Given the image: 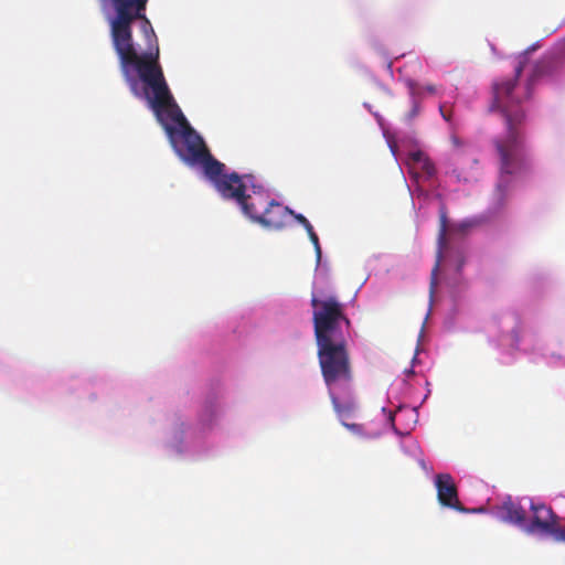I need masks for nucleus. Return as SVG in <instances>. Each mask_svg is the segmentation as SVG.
Listing matches in <instances>:
<instances>
[{
	"instance_id": "obj_1",
	"label": "nucleus",
	"mask_w": 565,
	"mask_h": 565,
	"mask_svg": "<svg viewBox=\"0 0 565 565\" xmlns=\"http://www.w3.org/2000/svg\"><path fill=\"white\" fill-rule=\"evenodd\" d=\"M149 0H109L108 17L113 47L131 93L145 98L168 135L180 127L174 148L188 164H199L210 152L202 137L190 126L175 103L159 62L158 38L146 15Z\"/></svg>"
},
{
	"instance_id": "obj_2",
	"label": "nucleus",
	"mask_w": 565,
	"mask_h": 565,
	"mask_svg": "<svg viewBox=\"0 0 565 565\" xmlns=\"http://www.w3.org/2000/svg\"><path fill=\"white\" fill-rule=\"evenodd\" d=\"M526 56H522L514 67V77L493 84L492 110H497L504 124V134L492 139L499 161V180L495 186L498 203L503 205L511 189L512 179L532 169V159L525 146L526 113L522 103L531 96V87L537 74V66L524 86L519 77L524 68Z\"/></svg>"
},
{
	"instance_id": "obj_3",
	"label": "nucleus",
	"mask_w": 565,
	"mask_h": 565,
	"mask_svg": "<svg viewBox=\"0 0 565 565\" xmlns=\"http://www.w3.org/2000/svg\"><path fill=\"white\" fill-rule=\"evenodd\" d=\"M310 305L323 381L328 390L348 388L353 380L347 341L352 322L345 313V303L332 295L312 294Z\"/></svg>"
},
{
	"instance_id": "obj_4",
	"label": "nucleus",
	"mask_w": 565,
	"mask_h": 565,
	"mask_svg": "<svg viewBox=\"0 0 565 565\" xmlns=\"http://www.w3.org/2000/svg\"><path fill=\"white\" fill-rule=\"evenodd\" d=\"M199 164L203 167L204 174L212 181L215 189L224 199L228 195L238 194L232 191L236 188V184H239L243 180L241 175L235 172L231 174L224 173V163L216 160L210 152Z\"/></svg>"
},
{
	"instance_id": "obj_5",
	"label": "nucleus",
	"mask_w": 565,
	"mask_h": 565,
	"mask_svg": "<svg viewBox=\"0 0 565 565\" xmlns=\"http://www.w3.org/2000/svg\"><path fill=\"white\" fill-rule=\"evenodd\" d=\"M534 515L530 523L526 522L525 532L529 534L544 533L551 534L558 541L565 540V531L557 526L556 516L551 508L544 504H532Z\"/></svg>"
},
{
	"instance_id": "obj_6",
	"label": "nucleus",
	"mask_w": 565,
	"mask_h": 565,
	"mask_svg": "<svg viewBox=\"0 0 565 565\" xmlns=\"http://www.w3.org/2000/svg\"><path fill=\"white\" fill-rule=\"evenodd\" d=\"M232 192H237L238 194L228 195L226 199L235 200L239 204L243 213L258 223L259 216H262L269 201L268 196L263 192L256 191H253L254 194H246V184L243 180L239 184H236V188Z\"/></svg>"
},
{
	"instance_id": "obj_7",
	"label": "nucleus",
	"mask_w": 565,
	"mask_h": 565,
	"mask_svg": "<svg viewBox=\"0 0 565 565\" xmlns=\"http://www.w3.org/2000/svg\"><path fill=\"white\" fill-rule=\"evenodd\" d=\"M437 498L441 505L465 512L459 499L452 477L449 473H438L435 478Z\"/></svg>"
},
{
	"instance_id": "obj_8",
	"label": "nucleus",
	"mask_w": 565,
	"mask_h": 565,
	"mask_svg": "<svg viewBox=\"0 0 565 565\" xmlns=\"http://www.w3.org/2000/svg\"><path fill=\"white\" fill-rule=\"evenodd\" d=\"M290 214H292V211L287 206L270 200L262 216H259L258 223L267 228L279 230L285 226Z\"/></svg>"
},
{
	"instance_id": "obj_9",
	"label": "nucleus",
	"mask_w": 565,
	"mask_h": 565,
	"mask_svg": "<svg viewBox=\"0 0 565 565\" xmlns=\"http://www.w3.org/2000/svg\"><path fill=\"white\" fill-rule=\"evenodd\" d=\"M499 518L507 523L514 524L525 531L526 511L510 498L498 508Z\"/></svg>"
},
{
	"instance_id": "obj_10",
	"label": "nucleus",
	"mask_w": 565,
	"mask_h": 565,
	"mask_svg": "<svg viewBox=\"0 0 565 565\" xmlns=\"http://www.w3.org/2000/svg\"><path fill=\"white\" fill-rule=\"evenodd\" d=\"M407 164L420 169L427 178L436 174V168L429 157L422 150L412 151L407 157Z\"/></svg>"
},
{
	"instance_id": "obj_11",
	"label": "nucleus",
	"mask_w": 565,
	"mask_h": 565,
	"mask_svg": "<svg viewBox=\"0 0 565 565\" xmlns=\"http://www.w3.org/2000/svg\"><path fill=\"white\" fill-rule=\"evenodd\" d=\"M329 395L333 405V409L337 413L338 417L342 420L349 418L354 409L355 405L353 402L348 401L345 403H340L339 397L335 394V390H329Z\"/></svg>"
},
{
	"instance_id": "obj_12",
	"label": "nucleus",
	"mask_w": 565,
	"mask_h": 565,
	"mask_svg": "<svg viewBox=\"0 0 565 565\" xmlns=\"http://www.w3.org/2000/svg\"><path fill=\"white\" fill-rule=\"evenodd\" d=\"M446 234H447V216H446V213L443 212L441 215H440V224H439V233H438V252H437V263L433 269V276L435 277L438 268H439V263H440V259H441V256H443V250L446 248L447 246V239H446Z\"/></svg>"
},
{
	"instance_id": "obj_13",
	"label": "nucleus",
	"mask_w": 565,
	"mask_h": 565,
	"mask_svg": "<svg viewBox=\"0 0 565 565\" xmlns=\"http://www.w3.org/2000/svg\"><path fill=\"white\" fill-rule=\"evenodd\" d=\"M407 86L412 96V109L407 114L409 120L414 119L420 111L422 92L419 85L414 81H408Z\"/></svg>"
},
{
	"instance_id": "obj_14",
	"label": "nucleus",
	"mask_w": 565,
	"mask_h": 565,
	"mask_svg": "<svg viewBox=\"0 0 565 565\" xmlns=\"http://www.w3.org/2000/svg\"><path fill=\"white\" fill-rule=\"evenodd\" d=\"M341 423H342V425H343L345 428H348L349 430H351V431H353V433H355V434H360V433H362V431H363V427H362V425H360V424H355V423H348V422H345V420H342Z\"/></svg>"
},
{
	"instance_id": "obj_15",
	"label": "nucleus",
	"mask_w": 565,
	"mask_h": 565,
	"mask_svg": "<svg viewBox=\"0 0 565 565\" xmlns=\"http://www.w3.org/2000/svg\"><path fill=\"white\" fill-rule=\"evenodd\" d=\"M309 238L316 248L317 256L320 257L321 256V247H320L319 238H318V235L316 234V232L309 234Z\"/></svg>"
},
{
	"instance_id": "obj_16",
	"label": "nucleus",
	"mask_w": 565,
	"mask_h": 565,
	"mask_svg": "<svg viewBox=\"0 0 565 565\" xmlns=\"http://www.w3.org/2000/svg\"><path fill=\"white\" fill-rule=\"evenodd\" d=\"M419 89L422 92V94L424 92L428 93V94H436V87L434 85H426V86H419Z\"/></svg>"
},
{
	"instance_id": "obj_17",
	"label": "nucleus",
	"mask_w": 565,
	"mask_h": 565,
	"mask_svg": "<svg viewBox=\"0 0 565 565\" xmlns=\"http://www.w3.org/2000/svg\"><path fill=\"white\" fill-rule=\"evenodd\" d=\"M291 215H294V217L296 218V221H297L298 223H300L301 225H303V226H305L306 224H308V222H309V221L306 218V216H303L302 214H296V213H294V212H292V214H291Z\"/></svg>"
},
{
	"instance_id": "obj_18",
	"label": "nucleus",
	"mask_w": 565,
	"mask_h": 565,
	"mask_svg": "<svg viewBox=\"0 0 565 565\" xmlns=\"http://www.w3.org/2000/svg\"><path fill=\"white\" fill-rule=\"evenodd\" d=\"M402 412H403V409H402V408H398V411H397L395 414L390 413V417H388V418H390V422H391V424H392V426H393L394 428H395V423H394L395 417H396V415L401 414Z\"/></svg>"
},
{
	"instance_id": "obj_19",
	"label": "nucleus",
	"mask_w": 565,
	"mask_h": 565,
	"mask_svg": "<svg viewBox=\"0 0 565 565\" xmlns=\"http://www.w3.org/2000/svg\"><path fill=\"white\" fill-rule=\"evenodd\" d=\"M303 227L306 228V232L308 233V235L311 233H315L313 227L310 224V222H308V224H306Z\"/></svg>"
},
{
	"instance_id": "obj_20",
	"label": "nucleus",
	"mask_w": 565,
	"mask_h": 565,
	"mask_svg": "<svg viewBox=\"0 0 565 565\" xmlns=\"http://www.w3.org/2000/svg\"><path fill=\"white\" fill-rule=\"evenodd\" d=\"M440 113H441L443 117H444L447 121H449V120H450V119H449V116H448L447 114H445V111H444V107H443V106L440 107Z\"/></svg>"
},
{
	"instance_id": "obj_21",
	"label": "nucleus",
	"mask_w": 565,
	"mask_h": 565,
	"mask_svg": "<svg viewBox=\"0 0 565 565\" xmlns=\"http://www.w3.org/2000/svg\"><path fill=\"white\" fill-rule=\"evenodd\" d=\"M435 285H436V281H435V278H433L431 286H430V292L431 294L434 292Z\"/></svg>"
},
{
	"instance_id": "obj_22",
	"label": "nucleus",
	"mask_w": 565,
	"mask_h": 565,
	"mask_svg": "<svg viewBox=\"0 0 565 565\" xmlns=\"http://www.w3.org/2000/svg\"><path fill=\"white\" fill-rule=\"evenodd\" d=\"M462 265H463V263L461 262V263L459 264V266H458V270H460V269H461Z\"/></svg>"
}]
</instances>
